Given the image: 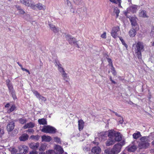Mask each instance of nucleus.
Listing matches in <instances>:
<instances>
[{
    "label": "nucleus",
    "instance_id": "9",
    "mask_svg": "<svg viewBox=\"0 0 154 154\" xmlns=\"http://www.w3.org/2000/svg\"><path fill=\"white\" fill-rule=\"evenodd\" d=\"M54 148L55 154H62L64 152L63 148L59 145H55Z\"/></svg>",
    "mask_w": 154,
    "mask_h": 154
},
{
    "label": "nucleus",
    "instance_id": "6",
    "mask_svg": "<svg viewBox=\"0 0 154 154\" xmlns=\"http://www.w3.org/2000/svg\"><path fill=\"white\" fill-rule=\"evenodd\" d=\"M57 130L54 127L50 125L45 126L41 129V131L46 133L54 134Z\"/></svg>",
    "mask_w": 154,
    "mask_h": 154
},
{
    "label": "nucleus",
    "instance_id": "12",
    "mask_svg": "<svg viewBox=\"0 0 154 154\" xmlns=\"http://www.w3.org/2000/svg\"><path fill=\"white\" fill-rule=\"evenodd\" d=\"M119 30V27L118 26L114 27L112 29L111 35L114 38H116L118 34L117 32Z\"/></svg>",
    "mask_w": 154,
    "mask_h": 154
},
{
    "label": "nucleus",
    "instance_id": "61",
    "mask_svg": "<svg viewBox=\"0 0 154 154\" xmlns=\"http://www.w3.org/2000/svg\"><path fill=\"white\" fill-rule=\"evenodd\" d=\"M109 66H111V67H112V66H113L112 62L110 63H109Z\"/></svg>",
    "mask_w": 154,
    "mask_h": 154
},
{
    "label": "nucleus",
    "instance_id": "11",
    "mask_svg": "<svg viewBox=\"0 0 154 154\" xmlns=\"http://www.w3.org/2000/svg\"><path fill=\"white\" fill-rule=\"evenodd\" d=\"M18 148L20 153L26 154L28 152L29 148L25 145L20 146L18 147Z\"/></svg>",
    "mask_w": 154,
    "mask_h": 154
},
{
    "label": "nucleus",
    "instance_id": "18",
    "mask_svg": "<svg viewBox=\"0 0 154 154\" xmlns=\"http://www.w3.org/2000/svg\"><path fill=\"white\" fill-rule=\"evenodd\" d=\"M14 122L12 121L10 122L8 125L7 127V131H11L14 128Z\"/></svg>",
    "mask_w": 154,
    "mask_h": 154
},
{
    "label": "nucleus",
    "instance_id": "13",
    "mask_svg": "<svg viewBox=\"0 0 154 154\" xmlns=\"http://www.w3.org/2000/svg\"><path fill=\"white\" fill-rule=\"evenodd\" d=\"M20 2L27 7H30L31 8V5L32 4H33L34 2L32 0H20Z\"/></svg>",
    "mask_w": 154,
    "mask_h": 154
},
{
    "label": "nucleus",
    "instance_id": "38",
    "mask_svg": "<svg viewBox=\"0 0 154 154\" xmlns=\"http://www.w3.org/2000/svg\"><path fill=\"white\" fill-rule=\"evenodd\" d=\"M150 35L151 36H153L154 35V26H152L151 32L150 33Z\"/></svg>",
    "mask_w": 154,
    "mask_h": 154
},
{
    "label": "nucleus",
    "instance_id": "60",
    "mask_svg": "<svg viewBox=\"0 0 154 154\" xmlns=\"http://www.w3.org/2000/svg\"><path fill=\"white\" fill-rule=\"evenodd\" d=\"M7 85H8V84H11L10 83V80H7L6 81Z\"/></svg>",
    "mask_w": 154,
    "mask_h": 154
},
{
    "label": "nucleus",
    "instance_id": "19",
    "mask_svg": "<svg viewBox=\"0 0 154 154\" xmlns=\"http://www.w3.org/2000/svg\"><path fill=\"white\" fill-rule=\"evenodd\" d=\"M115 142L114 138L109 137V138L106 142V146H108L113 145Z\"/></svg>",
    "mask_w": 154,
    "mask_h": 154
},
{
    "label": "nucleus",
    "instance_id": "25",
    "mask_svg": "<svg viewBox=\"0 0 154 154\" xmlns=\"http://www.w3.org/2000/svg\"><path fill=\"white\" fill-rule=\"evenodd\" d=\"M139 16L141 17L145 18L148 17V16L145 10H142L139 12Z\"/></svg>",
    "mask_w": 154,
    "mask_h": 154
},
{
    "label": "nucleus",
    "instance_id": "45",
    "mask_svg": "<svg viewBox=\"0 0 154 154\" xmlns=\"http://www.w3.org/2000/svg\"><path fill=\"white\" fill-rule=\"evenodd\" d=\"M19 11L20 14H23L25 13V11L22 9H20V10Z\"/></svg>",
    "mask_w": 154,
    "mask_h": 154
},
{
    "label": "nucleus",
    "instance_id": "37",
    "mask_svg": "<svg viewBox=\"0 0 154 154\" xmlns=\"http://www.w3.org/2000/svg\"><path fill=\"white\" fill-rule=\"evenodd\" d=\"M54 141L57 143H61L60 139L58 137H54Z\"/></svg>",
    "mask_w": 154,
    "mask_h": 154
},
{
    "label": "nucleus",
    "instance_id": "51",
    "mask_svg": "<svg viewBox=\"0 0 154 154\" xmlns=\"http://www.w3.org/2000/svg\"><path fill=\"white\" fill-rule=\"evenodd\" d=\"M34 131V130L33 129H29L27 131V132L33 133Z\"/></svg>",
    "mask_w": 154,
    "mask_h": 154
},
{
    "label": "nucleus",
    "instance_id": "58",
    "mask_svg": "<svg viewBox=\"0 0 154 154\" xmlns=\"http://www.w3.org/2000/svg\"><path fill=\"white\" fill-rule=\"evenodd\" d=\"M107 61L109 63L112 62V60L109 58H107Z\"/></svg>",
    "mask_w": 154,
    "mask_h": 154
},
{
    "label": "nucleus",
    "instance_id": "7",
    "mask_svg": "<svg viewBox=\"0 0 154 154\" xmlns=\"http://www.w3.org/2000/svg\"><path fill=\"white\" fill-rule=\"evenodd\" d=\"M37 8L39 10L45 11L46 9L45 6L42 4V3H38L36 5H35L34 3L33 2V4L31 5V8L33 10H35Z\"/></svg>",
    "mask_w": 154,
    "mask_h": 154
},
{
    "label": "nucleus",
    "instance_id": "57",
    "mask_svg": "<svg viewBox=\"0 0 154 154\" xmlns=\"http://www.w3.org/2000/svg\"><path fill=\"white\" fill-rule=\"evenodd\" d=\"M112 112L113 113H114L116 116H120L119 115L117 112H115L113 111H112Z\"/></svg>",
    "mask_w": 154,
    "mask_h": 154
},
{
    "label": "nucleus",
    "instance_id": "42",
    "mask_svg": "<svg viewBox=\"0 0 154 154\" xmlns=\"http://www.w3.org/2000/svg\"><path fill=\"white\" fill-rule=\"evenodd\" d=\"M17 152V150L14 148H12L11 150V153L12 154H14L16 153Z\"/></svg>",
    "mask_w": 154,
    "mask_h": 154
},
{
    "label": "nucleus",
    "instance_id": "29",
    "mask_svg": "<svg viewBox=\"0 0 154 154\" xmlns=\"http://www.w3.org/2000/svg\"><path fill=\"white\" fill-rule=\"evenodd\" d=\"M137 147L133 145L130 146L128 148V150L129 152H134L137 149Z\"/></svg>",
    "mask_w": 154,
    "mask_h": 154
},
{
    "label": "nucleus",
    "instance_id": "22",
    "mask_svg": "<svg viewBox=\"0 0 154 154\" xmlns=\"http://www.w3.org/2000/svg\"><path fill=\"white\" fill-rule=\"evenodd\" d=\"M78 122L79 129L80 131L83 129L84 127V122L81 119L79 120Z\"/></svg>",
    "mask_w": 154,
    "mask_h": 154
},
{
    "label": "nucleus",
    "instance_id": "34",
    "mask_svg": "<svg viewBox=\"0 0 154 154\" xmlns=\"http://www.w3.org/2000/svg\"><path fill=\"white\" fill-rule=\"evenodd\" d=\"M114 13L116 14V17H118L119 16V14L120 12V11L117 8H115L114 9Z\"/></svg>",
    "mask_w": 154,
    "mask_h": 154
},
{
    "label": "nucleus",
    "instance_id": "15",
    "mask_svg": "<svg viewBox=\"0 0 154 154\" xmlns=\"http://www.w3.org/2000/svg\"><path fill=\"white\" fill-rule=\"evenodd\" d=\"M32 92L34 94L39 100H41L44 101H45L46 100V98L41 96L37 91L33 90L32 91Z\"/></svg>",
    "mask_w": 154,
    "mask_h": 154
},
{
    "label": "nucleus",
    "instance_id": "40",
    "mask_svg": "<svg viewBox=\"0 0 154 154\" xmlns=\"http://www.w3.org/2000/svg\"><path fill=\"white\" fill-rule=\"evenodd\" d=\"M119 38L120 40L121 41L122 44L124 45L126 47V48H127L128 46H127V44L125 43V41H124L123 39L121 37H119Z\"/></svg>",
    "mask_w": 154,
    "mask_h": 154
},
{
    "label": "nucleus",
    "instance_id": "47",
    "mask_svg": "<svg viewBox=\"0 0 154 154\" xmlns=\"http://www.w3.org/2000/svg\"><path fill=\"white\" fill-rule=\"evenodd\" d=\"M117 3H118V5L119 7H122L121 6V3L122 2V0H117Z\"/></svg>",
    "mask_w": 154,
    "mask_h": 154
},
{
    "label": "nucleus",
    "instance_id": "4",
    "mask_svg": "<svg viewBox=\"0 0 154 154\" xmlns=\"http://www.w3.org/2000/svg\"><path fill=\"white\" fill-rule=\"evenodd\" d=\"M65 38L70 44L71 45H74L78 48H79V45H82L79 43V41H76L74 38L69 35H66Z\"/></svg>",
    "mask_w": 154,
    "mask_h": 154
},
{
    "label": "nucleus",
    "instance_id": "55",
    "mask_svg": "<svg viewBox=\"0 0 154 154\" xmlns=\"http://www.w3.org/2000/svg\"><path fill=\"white\" fill-rule=\"evenodd\" d=\"M110 151L108 149H106L105 150L104 152L105 153L109 154Z\"/></svg>",
    "mask_w": 154,
    "mask_h": 154
},
{
    "label": "nucleus",
    "instance_id": "59",
    "mask_svg": "<svg viewBox=\"0 0 154 154\" xmlns=\"http://www.w3.org/2000/svg\"><path fill=\"white\" fill-rule=\"evenodd\" d=\"M111 72L114 75H115L116 74V73L115 70H114V71H112Z\"/></svg>",
    "mask_w": 154,
    "mask_h": 154
},
{
    "label": "nucleus",
    "instance_id": "14",
    "mask_svg": "<svg viewBox=\"0 0 154 154\" xmlns=\"http://www.w3.org/2000/svg\"><path fill=\"white\" fill-rule=\"evenodd\" d=\"M9 91V92L11 94L14 99H16V96L15 95L14 91L13 89V87L11 84H8L7 85Z\"/></svg>",
    "mask_w": 154,
    "mask_h": 154
},
{
    "label": "nucleus",
    "instance_id": "52",
    "mask_svg": "<svg viewBox=\"0 0 154 154\" xmlns=\"http://www.w3.org/2000/svg\"><path fill=\"white\" fill-rule=\"evenodd\" d=\"M110 2H111L115 4H117V0L116 1V0H109Z\"/></svg>",
    "mask_w": 154,
    "mask_h": 154
},
{
    "label": "nucleus",
    "instance_id": "35",
    "mask_svg": "<svg viewBox=\"0 0 154 154\" xmlns=\"http://www.w3.org/2000/svg\"><path fill=\"white\" fill-rule=\"evenodd\" d=\"M50 29L53 30L55 32H58V30L55 27V26L52 25H49Z\"/></svg>",
    "mask_w": 154,
    "mask_h": 154
},
{
    "label": "nucleus",
    "instance_id": "50",
    "mask_svg": "<svg viewBox=\"0 0 154 154\" xmlns=\"http://www.w3.org/2000/svg\"><path fill=\"white\" fill-rule=\"evenodd\" d=\"M55 65L56 66H57V67H58V66H61V65L60 63L58 62H55Z\"/></svg>",
    "mask_w": 154,
    "mask_h": 154
},
{
    "label": "nucleus",
    "instance_id": "30",
    "mask_svg": "<svg viewBox=\"0 0 154 154\" xmlns=\"http://www.w3.org/2000/svg\"><path fill=\"white\" fill-rule=\"evenodd\" d=\"M141 136L140 133L139 131H137L133 134V137L135 139H137Z\"/></svg>",
    "mask_w": 154,
    "mask_h": 154
},
{
    "label": "nucleus",
    "instance_id": "28",
    "mask_svg": "<svg viewBox=\"0 0 154 154\" xmlns=\"http://www.w3.org/2000/svg\"><path fill=\"white\" fill-rule=\"evenodd\" d=\"M39 124L40 125H47V122L46 120L44 118L39 119L38 120Z\"/></svg>",
    "mask_w": 154,
    "mask_h": 154
},
{
    "label": "nucleus",
    "instance_id": "36",
    "mask_svg": "<svg viewBox=\"0 0 154 154\" xmlns=\"http://www.w3.org/2000/svg\"><path fill=\"white\" fill-rule=\"evenodd\" d=\"M16 108L15 106V105H13L8 110L7 112L10 113L11 112L13 111Z\"/></svg>",
    "mask_w": 154,
    "mask_h": 154
},
{
    "label": "nucleus",
    "instance_id": "49",
    "mask_svg": "<svg viewBox=\"0 0 154 154\" xmlns=\"http://www.w3.org/2000/svg\"><path fill=\"white\" fill-rule=\"evenodd\" d=\"M38 152L36 151H32L29 152V154H37Z\"/></svg>",
    "mask_w": 154,
    "mask_h": 154
},
{
    "label": "nucleus",
    "instance_id": "54",
    "mask_svg": "<svg viewBox=\"0 0 154 154\" xmlns=\"http://www.w3.org/2000/svg\"><path fill=\"white\" fill-rule=\"evenodd\" d=\"M15 7L16 8H17V10L19 11L20 9H21L19 5H15Z\"/></svg>",
    "mask_w": 154,
    "mask_h": 154
},
{
    "label": "nucleus",
    "instance_id": "26",
    "mask_svg": "<svg viewBox=\"0 0 154 154\" xmlns=\"http://www.w3.org/2000/svg\"><path fill=\"white\" fill-rule=\"evenodd\" d=\"M136 32L135 30L134 29H131L129 32V35L130 37H133L136 35Z\"/></svg>",
    "mask_w": 154,
    "mask_h": 154
},
{
    "label": "nucleus",
    "instance_id": "63",
    "mask_svg": "<svg viewBox=\"0 0 154 154\" xmlns=\"http://www.w3.org/2000/svg\"><path fill=\"white\" fill-rule=\"evenodd\" d=\"M111 69L112 71H114V70H115V68L113 67V66H112V67H111Z\"/></svg>",
    "mask_w": 154,
    "mask_h": 154
},
{
    "label": "nucleus",
    "instance_id": "64",
    "mask_svg": "<svg viewBox=\"0 0 154 154\" xmlns=\"http://www.w3.org/2000/svg\"><path fill=\"white\" fill-rule=\"evenodd\" d=\"M152 46H154V40L152 42Z\"/></svg>",
    "mask_w": 154,
    "mask_h": 154
},
{
    "label": "nucleus",
    "instance_id": "56",
    "mask_svg": "<svg viewBox=\"0 0 154 154\" xmlns=\"http://www.w3.org/2000/svg\"><path fill=\"white\" fill-rule=\"evenodd\" d=\"M9 106H10V104H9V103H8L5 106V108L9 107Z\"/></svg>",
    "mask_w": 154,
    "mask_h": 154
},
{
    "label": "nucleus",
    "instance_id": "33",
    "mask_svg": "<svg viewBox=\"0 0 154 154\" xmlns=\"http://www.w3.org/2000/svg\"><path fill=\"white\" fill-rule=\"evenodd\" d=\"M62 74L64 80L66 82H68L69 78L67 76V74L65 72H64V73H62Z\"/></svg>",
    "mask_w": 154,
    "mask_h": 154
},
{
    "label": "nucleus",
    "instance_id": "62",
    "mask_svg": "<svg viewBox=\"0 0 154 154\" xmlns=\"http://www.w3.org/2000/svg\"><path fill=\"white\" fill-rule=\"evenodd\" d=\"M21 69H22V70L24 71H25L26 72L27 70V69H25L24 68H23V67L21 68Z\"/></svg>",
    "mask_w": 154,
    "mask_h": 154
},
{
    "label": "nucleus",
    "instance_id": "5",
    "mask_svg": "<svg viewBox=\"0 0 154 154\" xmlns=\"http://www.w3.org/2000/svg\"><path fill=\"white\" fill-rule=\"evenodd\" d=\"M65 38L70 44L71 45H74L78 48H79V45H82L79 43V41H76L74 38L69 35H66Z\"/></svg>",
    "mask_w": 154,
    "mask_h": 154
},
{
    "label": "nucleus",
    "instance_id": "3",
    "mask_svg": "<svg viewBox=\"0 0 154 154\" xmlns=\"http://www.w3.org/2000/svg\"><path fill=\"white\" fill-rule=\"evenodd\" d=\"M148 136H144L141 138L140 142L139 143V147L140 149H146L149 145V142L150 141Z\"/></svg>",
    "mask_w": 154,
    "mask_h": 154
},
{
    "label": "nucleus",
    "instance_id": "23",
    "mask_svg": "<svg viewBox=\"0 0 154 154\" xmlns=\"http://www.w3.org/2000/svg\"><path fill=\"white\" fill-rule=\"evenodd\" d=\"M42 141H45L47 142H49L50 141L51 138L50 136H46L44 135L42 137Z\"/></svg>",
    "mask_w": 154,
    "mask_h": 154
},
{
    "label": "nucleus",
    "instance_id": "46",
    "mask_svg": "<svg viewBox=\"0 0 154 154\" xmlns=\"http://www.w3.org/2000/svg\"><path fill=\"white\" fill-rule=\"evenodd\" d=\"M54 151L52 150H49L47 152V154H53Z\"/></svg>",
    "mask_w": 154,
    "mask_h": 154
},
{
    "label": "nucleus",
    "instance_id": "32",
    "mask_svg": "<svg viewBox=\"0 0 154 154\" xmlns=\"http://www.w3.org/2000/svg\"><path fill=\"white\" fill-rule=\"evenodd\" d=\"M19 121L20 123L22 124H23L27 122V120L26 119L23 117L19 119Z\"/></svg>",
    "mask_w": 154,
    "mask_h": 154
},
{
    "label": "nucleus",
    "instance_id": "53",
    "mask_svg": "<svg viewBox=\"0 0 154 154\" xmlns=\"http://www.w3.org/2000/svg\"><path fill=\"white\" fill-rule=\"evenodd\" d=\"M123 122V119L122 118H121L120 119V120L119 121V122L120 124H122Z\"/></svg>",
    "mask_w": 154,
    "mask_h": 154
},
{
    "label": "nucleus",
    "instance_id": "41",
    "mask_svg": "<svg viewBox=\"0 0 154 154\" xmlns=\"http://www.w3.org/2000/svg\"><path fill=\"white\" fill-rule=\"evenodd\" d=\"M73 2L76 4V5H79L81 1V0H72Z\"/></svg>",
    "mask_w": 154,
    "mask_h": 154
},
{
    "label": "nucleus",
    "instance_id": "27",
    "mask_svg": "<svg viewBox=\"0 0 154 154\" xmlns=\"http://www.w3.org/2000/svg\"><path fill=\"white\" fill-rule=\"evenodd\" d=\"M28 137L27 134H24L19 137V139L20 141H25L28 139Z\"/></svg>",
    "mask_w": 154,
    "mask_h": 154
},
{
    "label": "nucleus",
    "instance_id": "44",
    "mask_svg": "<svg viewBox=\"0 0 154 154\" xmlns=\"http://www.w3.org/2000/svg\"><path fill=\"white\" fill-rule=\"evenodd\" d=\"M115 151L113 150L112 149L111 151H110L109 154H117Z\"/></svg>",
    "mask_w": 154,
    "mask_h": 154
},
{
    "label": "nucleus",
    "instance_id": "31",
    "mask_svg": "<svg viewBox=\"0 0 154 154\" xmlns=\"http://www.w3.org/2000/svg\"><path fill=\"white\" fill-rule=\"evenodd\" d=\"M46 148V146L45 144H41L39 149V150L40 151H44Z\"/></svg>",
    "mask_w": 154,
    "mask_h": 154
},
{
    "label": "nucleus",
    "instance_id": "1",
    "mask_svg": "<svg viewBox=\"0 0 154 154\" xmlns=\"http://www.w3.org/2000/svg\"><path fill=\"white\" fill-rule=\"evenodd\" d=\"M134 51L139 59H141L142 57L141 52L144 51V45L143 42H138L136 44H134Z\"/></svg>",
    "mask_w": 154,
    "mask_h": 154
},
{
    "label": "nucleus",
    "instance_id": "10",
    "mask_svg": "<svg viewBox=\"0 0 154 154\" xmlns=\"http://www.w3.org/2000/svg\"><path fill=\"white\" fill-rule=\"evenodd\" d=\"M107 132H100L98 134L99 139L101 141H103L105 140L107 137Z\"/></svg>",
    "mask_w": 154,
    "mask_h": 154
},
{
    "label": "nucleus",
    "instance_id": "2",
    "mask_svg": "<svg viewBox=\"0 0 154 154\" xmlns=\"http://www.w3.org/2000/svg\"><path fill=\"white\" fill-rule=\"evenodd\" d=\"M107 135L109 137L114 138L115 142L116 141H119L121 140L122 138L121 134L114 130L109 131Z\"/></svg>",
    "mask_w": 154,
    "mask_h": 154
},
{
    "label": "nucleus",
    "instance_id": "8",
    "mask_svg": "<svg viewBox=\"0 0 154 154\" xmlns=\"http://www.w3.org/2000/svg\"><path fill=\"white\" fill-rule=\"evenodd\" d=\"M124 144L125 141H123L122 142H121L120 143H117L115 145L112 149L113 150L118 154L120 152L122 146Z\"/></svg>",
    "mask_w": 154,
    "mask_h": 154
},
{
    "label": "nucleus",
    "instance_id": "20",
    "mask_svg": "<svg viewBox=\"0 0 154 154\" xmlns=\"http://www.w3.org/2000/svg\"><path fill=\"white\" fill-rule=\"evenodd\" d=\"M39 146V143H31L29 144V147L34 150L37 149L38 147Z\"/></svg>",
    "mask_w": 154,
    "mask_h": 154
},
{
    "label": "nucleus",
    "instance_id": "43",
    "mask_svg": "<svg viewBox=\"0 0 154 154\" xmlns=\"http://www.w3.org/2000/svg\"><path fill=\"white\" fill-rule=\"evenodd\" d=\"M101 37L103 38H106V32H104L101 35Z\"/></svg>",
    "mask_w": 154,
    "mask_h": 154
},
{
    "label": "nucleus",
    "instance_id": "17",
    "mask_svg": "<svg viewBox=\"0 0 154 154\" xmlns=\"http://www.w3.org/2000/svg\"><path fill=\"white\" fill-rule=\"evenodd\" d=\"M138 7V6L136 5H132L127 8V10L128 11H131L133 13H135L137 10Z\"/></svg>",
    "mask_w": 154,
    "mask_h": 154
},
{
    "label": "nucleus",
    "instance_id": "24",
    "mask_svg": "<svg viewBox=\"0 0 154 154\" xmlns=\"http://www.w3.org/2000/svg\"><path fill=\"white\" fill-rule=\"evenodd\" d=\"M35 126L34 123L32 122H30L26 124L23 126V128L26 129L29 128H32Z\"/></svg>",
    "mask_w": 154,
    "mask_h": 154
},
{
    "label": "nucleus",
    "instance_id": "16",
    "mask_svg": "<svg viewBox=\"0 0 154 154\" xmlns=\"http://www.w3.org/2000/svg\"><path fill=\"white\" fill-rule=\"evenodd\" d=\"M101 151V149L98 146L94 147L91 150V154H100Z\"/></svg>",
    "mask_w": 154,
    "mask_h": 154
},
{
    "label": "nucleus",
    "instance_id": "48",
    "mask_svg": "<svg viewBox=\"0 0 154 154\" xmlns=\"http://www.w3.org/2000/svg\"><path fill=\"white\" fill-rule=\"evenodd\" d=\"M70 12L74 14L76 13V12L75 11V9L74 8H72L70 10Z\"/></svg>",
    "mask_w": 154,
    "mask_h": 154
},
{
    "label": "nucleus",
    "instance_id": "39",
    "mask_svg": "<svg viewBox=\"0 0 154 154\" xmlns=\"http://www.w3.org/2000/svg\"><path fill=\"white\" fill-rule=\"evenodd\" d=\"M58 70L60 72L64 73V72H65L63 68L62 67V66H58Z\"/></svg>",
    "mask_w": 154,
    "mask_h": 154
},
{
    "label": "nucleus",
    "instance_id": "21",
    "mask_svg": "<svg viewBox=\"0 0 154 154\" xmlns=\"http://www.w3.org/2000/svg\"><path fill=\"white\" fill-rule=\"evenodd\" d=\"M129 19L132 26H135L137 24V19L135 17H130Z\"/></svg>",
    "mask_w": 154,
    "mask_h": 154
}]
</instances>
